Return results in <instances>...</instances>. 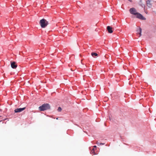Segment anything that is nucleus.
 I'll use <instances>...</instances> for the list:
<instances>
[{
  "label": "nucleus",
  "instance_id": "nucleus-14",
  "mask_svg": "<svg viewBox=\"0 0 156 156\" xmlns=\"http://www.w3.org/2000/svg\"><path fill=\"white\" fill-rule=\"evenodd\" d=\"M94 150V149L93 148L92 150Z\"/></svg>",
  "mask_w": 156,
  "mask_h": 156
},
{
  "label": "nucleus",
  "instance_id": "nucleus-8",
  "mask_svg": "<svg viewBox=\"0 0 156 156\" xmlns=\"http://www.w3.org/2000/svg\"><path fill=\"white\" fill-rule=\"evenodd\" d=\"M107 30L109 33H112L113 32V30H112V28L109 26H108L107 27Z\"/></svg>",
  "mask_w": 156,
  "mask_h": 156
},
{
  "label": "nucleus",
  "instance_id": "nucleus-11",
  "mask_svg": "<svg viewBox=\"0 0 156 156\" xmlns=\"http://www.w3.org/2000/svg\"><path fill=\"white\" fill-rule=\"evenodd\" d=\"M62 110V108L61 107H59L58 108V112H61Z\"/></svg>",
  "mask_w": 156,
  "mask_h": 156
},
{
  "label": "nucleus",
  "instance_id": "nucleus-6",
  "mask_svg": "<svg viewBox=\"0 0 156 156\" xmlns=\"http://www.w3.org/2000/svg\"><path fill=\"white\" fill-rule=\"evenodd\" d=\"M11 65L12 68L13 69H15L17 67V65L15 62H11Z\"/></svg>",
  "mask_w": 156,
  "mask_h": 156
},
{
  "label": "nucleus",
  "instance_id": "nucleus-2",
  "mask_svg": "<svg viewBox=\"0 0 156 156\" xmlns=\"http://www.w3.org/2000/svg\"><path fill=\"white\" fill-rule=\"evenodd\" d=\"M40 24L42 28H45L48 24V23L46 20L43 19L40 20Z\"/></svg>",
  "mask_w": 156,
  "mask_h": 156
},
{
  "label": "nucleus",
  "instance_id": "nucleus-3",
  "mask_svg": "<svg viewBox=\"0 0 156 156\" xmlns=\"http://www.w3.org/2000/svg\"><path fill=\"white\" fill-rule=\"evenodd\" d=\"M129 12L131 14L135 15H136L137 13L136 12V9L133 8H130L129 9Z\"/></svg>",
  "mask_w": 156,
  "mask_h": 156
},
{
  "label": "nucleus",
  "instance_id": "nucleus-12",
  "mask_svg": "<svg viewBox=\"0 0 156 156\" xmlns=\"http://www.w3.org/2000/svg\"><path fill=\"white\" fill-rule=\"evenodd\" d=\"M105 144V143H101L100 144H99V145H104Z\"/></svg>",
  "mask_w": 156,
  "mask_h": 156
},
{
  "label": "nucleus",
  "instance_id": "nucleus-4",
  "mask_svg": "<svg viewBox=\"0 0 156 156\" xmlns=\"http://www.w3.org/2000/svg\"><path fill=\"white\" fill-rule=\"evenodd\" d=\"M26 108L25 107H24L23 108H17L16 109H15L14 110V112L16 113L17 112H21L22 111H23V110H24Z\"/></svg>",
  "mask_w": 156,
  "mask_h": 156
},
{
  "label": "nucleus",
  "instance_id": "nucleus-16",
  "mask_svg": "<svg viewBox=\"0 0 156 156\" xmlns=\"http://www.w3.org/2000/svg\"><path fill=\"white\" fill-rule=\"evenodd\" d=\"M1 117V115H0V117Z\"/></svg>",
  "mask_w": 156,
  "mask_h": 156
},
{
  "label": "nucleus",
  "instance_id": "nucleus-5",
  "mask_svg": "<svg viewBox=\"0 0 156 156\" xmlns=\"http://www.w3.org/2000/svg\"><path fill=\"white\" fill-rule=\"evenodd\" d=\"M137 18L141 20H145V19L144 17L140 13L137 12L136 14Z\"/></svg>",
  "mask_w": 156,
  "mask_h": 156
},
{
  "label": "nucleus",
  "instance_id": "nucleus-15",
  "mask_svg": "<svg viewBox=\"0 0 156 156\" xmlns=\"http://www.w3.org/2000/svg\"><path fill=\"white\" fill-rule=\"evenodd\" d=\"M56 119H58V118H56Z\"/></svg>",
  "mask_w": 156,
  "mask_h": 156
},
{
  "label": "nucleus",
  "instance_id": "nucleus-9",
  "mask_svg": "<svg viewBox=\"0 0 156 156\" xmlns=\"http://www.w3.org/2000/svg\"><path fill=\"white\" fill-rule=\"evenodd\" d=\"M141 31H142V29L141 28H139V30H137V33H138L139 34V37H140L141 35Z\"/></svg>",
  "mask_w": 156,
  "mask_h": 156
},
{
  "label": "nucleus",
  "instance_id": "nucleus-1",
  "mask_svg": "<svg viewBox=\"0 0 156 156\" xmlns=\"http://www.w3.org/2000/svg\"><path fill=\"white\" fill-rule=\"evenodd\" d=\"M50 106L48 104H44L39 107V110L43 111L50 108Z\"/></svg>",
  "mask_w": 156,
  "mask_h": 156
},
{
  "label": "nucleus",
  "instance_id": "nucleus-7",
  "mask_svg": "<svg viewBox=\"0 0 156 156\" xmlns=\"http://www.w3.org/2000/svg\"><path fill=\"white\" fill-rule=\"evenodd\" d=\"M147 5L150 8L151 7L152 3H151V1L150 0H147L146 1Z\"/></svg>",
  "mask_w": 156,
  "mask_h": 156
},
{
  "label": "nucleus",
  "instance_id": "nucleus-13",
  "mask_svg": "<svg viewBox=\"0 0 156 156\" xmlns=\"http://www.w3.org/2000/svg\"><path fill=\"white\" fill-rule=\"evenodd\" d=\"M94 147H95V148H96V147H96V146H94Z\"/></svg>",
  "mask_w": 156,
  "mask_h": 156
},
{
  "label": "nucleus",
  "instance_id": "nucleus-10",
  "mask_svg": "<svg viewBox=\"0 0 156 156\" xmlns=\"http://www.w3.org/2000/svg\"><path fill=\"white\" fill-rule=\"evenodd\" d=\"M91 55L94 58H95V56H97L98 55V54L97 53L94 52L91 53Z\"/></svg>",
  "mask_w": 156,
  "mask_h": 156
}]
</instances>
